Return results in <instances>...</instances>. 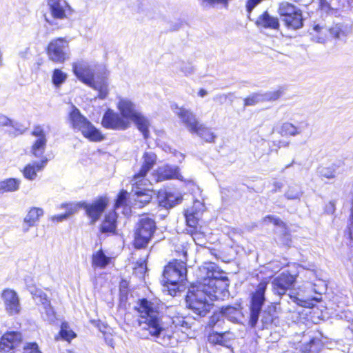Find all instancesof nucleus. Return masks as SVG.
Returning a JSON list of instances; mask_svg holds the SVG:
<instances>
[{
	"instance_id": "1",
	"label": "nucleus",
	"mask_w": 353,
	"mask_h": 353,
	"mask_svg": "<svg viewBox=\"0 0 353 353\" xmlns=\"http://www.w3.org/2000/svg\"><path fill=\"white\" fill-rule=\"evenodd\" d=\"M205 276L196 285H192L186 295V303L194 313L204 316L210 309V300L222 299L228 296L229 280L226 273L213 263H205L200 269Z\"/></svg>"
},
{
	"instance_id": "2",
	"label": "nucleus",
	"mask_w": 353,
	"mask_h": 353,
	"mask_svg": "<svg viewBox=\"0 0 353 353\" xmlns=\"http://www.w3.org/2000/svg\"><path fill=\"white\" fill-rule=\"evenodd\" d=\"M139 314V325L142 331L156 339L159 344L165 347H173L177 343L174 336V329L181 322L172 319V325L167 326L163 321V316L159 311V304L146 299L139 300L136 307ZM183 322V321H182Z\"/></svg>"
},
{
	"instance_id": "3",
	"label": "nucleus",
	"mask_w": 353,
	"mask_h": 353,
	"mask_svg": "<svg viewBox=\"0 0 353 353\" xmlns=\"http://www.w3.org/2000/svg\"><path fill=\"white\" fill-rule=\"evenodd\" d=\"M72 70L75 76L83 83L99 92L98 97L105 99L108 94L107 81L109 72L103 65L93 67L85 61L74 63Z\"/></svg>"
},
{
	"instance_id": "4",
	"label": "nucleus",
	"mask_w": 353,
	"mask_h": 353,
	"mask_svg": "<svg viewBox=\"0 0 353 353\" xmlns=\"http://www.w3.org/2000/svg\"><path fill=\"white\" fill-rule=\"evenodd\" d=\"M183 259L174 260L170 262L165 267L163 273V279L161 282L163 285L168 287V290L172 294V291L175 294L176 291H182L186 285V255L187 250L183 246L182 249Z\"/></svg>"
},
{
	"instance_id": "5",
	"label": "nucleus",
	"mask_w": 353,
	"mask_h": 353,
	"mask_svg": "<svg viewBox=\"0 0 353 353\" xmlns=\"http://www.w3.org/2000/svg\"><path fill=\"white\" fill-rule=\"evenodd\" d=\"M117 108L123 118L134 123L145 139L149 138L150 121L132 101L128 98L119 97Z\"/></svg>"
},
{
	"instance_id": "6",
	"label": "nucleus",
	"mask_w": 353,
	"mask_h": 353,
	"mask_svg": "<svg viewBox=\"0 0 353 353\" xmlns=\"http://www.w3.org/2000/svg\"><path fill=\"white\" fill-rule=\"evenodd\" d=\"M171 109L178 116L181 122L192 134H196L200 138L208 143L215 141L216 135L211 129L204 124L200 123L196 115L189 110L179 107L177 104L171 105Z\"/></svg>"
},
{
	"instance_id": "7",
	"label": "nucleus",
	"mask_w": 353,
	"mask_h": 353,
	"mask_svg": "<svg viewBox=\"0 0 353 353\" xmlns=\"http://www.w3.org/2000/svg\"><path fill=\"white\" fill-rule=\"evenodd\" d=\"M69 121L74 130L80 131L90 141L97 142L103 139L101 132L74 105L69 114Z\"/></svg>"
},
{
	"instance_id": "8",
	"label": "nucleus",
	"mask_w": 353,
	"mask_h": 353,
	"mask_svg": "<svg viewBox=\"0 0 353 353\" xmlns=\"http://www.w3.org/2000/svg\"><path fill=\"white\" fill-rule=\"evenodd\" d=\"M267 288V283L261 282L257 285L255 291L252 294L250 301V317L249 324L252 327H254L259 321L261 309L264 305L265 298V292Z\"/></svg>"
},
{
	"instance_id": "9",
	"label": "nucleus",
	"mask_w": 353,
	"mask_h": 353,
	"mask_svg": "<svg viewBox=\"0 0 353 353\" xmlns=\"http://www.w3.org/2000/svg\"><path fill=\"white\" fill-rule=\"evenodd\" d=\"M156 230L153 219L144 217L141 219L134 233V245L137 248H145Z\"/></svg>"
},
{
	"instance_id": "10",
	"label": "nucleus",
	"mask_w": 353,
	"mask_h": 353,
	"mask_svg": "<svg viewBox=\"0 0 353 353\" xmlns=\"http://www.w3.org/2000/svg\"><path fill=\"white\" fill-rule=\"evenodd\" d=\"M47 54L50 61L55 63H63L69 59L70 49L68 41L64 38L52 39L47 48Z\"/></svg>"
},
{
	"instance_id": "11",
	"label": "nucleus",
	"mask_w": 353,
	"mask_h": 353,
	"mask_svg": "<svg viewBox=\"0 0 353 353\" xmlns=\"http://www.w3.org/2000/svg\"><path fill=\"white\" fill-rule=\"evenodd\" d=\"M134 178L132 180V192L130 193L132 199L134 201V205L137 208H142L148 203L152 196V191L151 189L152 183L148 180V184L143 183H136Z\"/></svg>"
},
{
	"instance_id": "12",
	"label": "nucleus",
	"mask_w": 353,
	"mask_h": 353,
	"mask_svg": "<svg viewBox=\"0 0 353 353\" xmlns=\"http://www.w3.org/2000/svg\"><path fill=\"white\" fill-rule=\"evenodd\" d=\"M102 125L106 128L114 130H125L130 127V122L123 118L121 114L108 108L104 113Z\"/></svg>"
},
{
	"instance_id": "13",
	"label": "nucleus",
	"mask_w": 353,
	"mask_h": 353,
	"mask_svg": "<svg viewBox=\"0 0 353 353\" xmlns=\"http://www.w3.org/2000/svg\"><path fill=\"white\" fill-rule=\"evenodd\" d=\"M296 278L288 272H283L274 279L272 282L274 294L279 297L285 295L294 285Z\"/></svg>"
},
{
	"instance_id": "14",
	"label": "nucleus",
	"mask_w": 353,
	"mask_h": 353,
	"mask_svg": "<svg viewBox=\"0 0 353 353\" xmlns=\"http://www.w3.org/2000/svg\"><path fill=\"white\" fill-rule=\"evenodd\" d=\"M107 199L100 197L91 203L83 202L81 206L85 210L87 216L91 219V223H95L101 217L107 206Z\"/></svg>"
},
{
	"instance_id": "15",
	"label": "nucleus",
	"mask_w": 353,
	"mask_h": 353,
	"mask_svg": "<svg viewBox=\"0 0 353 353\" xmlns=\"http://www.w3.org/2000/svg\"><path fill=\"white\" fill-rule=\"evenodd\" d=\"M1 299L8 314L14 316L19 314L21 307L19 296L15 291L10 289L3 290Z\"/></svg>"
},
{
	"instance_id": "16",
	"label": "nucleus",
	"mask_w": 353,
	"mask_h": 353,
	"mask_svg": "<svg viewBox=\"0 0 353 353\" xmlns=\"http://www.w3.org/2000/svg\"><path fill=\"white\" fill-rule=\"evenodd\" d=\"M48 6L54 19L63 20L71 14V7L65 0H48Z\"/></svg>"
},
{
	"instance_id": "17",
	"label": "nucleus",
	"mask_w": 353,
	"mask_h": 353,
	"mask_svg": "<svg viewBox=\"0 0 353 353\" xmlns=\"http://www.w3.org/2000/svg\"><path fill=\"white\" fill-rule=\"evenodd\" d=\"M143 164L139 172L133 176L136 183H143L148 184V179L145 178L147 173L152 168L156 163L157 156L152 152H145L143 156Z\"/></svg>"
},
{
	"instance_id": "18",
	"label": "nucleus",
	"mask_w": 353,
	"mask_h": 353,
	"mask_svg": "<svg viewBox=\"0 0 353 353\" xmlns=\"http://www.w3.org/2000/svg\"><path fill=\"white\" fill-rule=\"evenodd\" d=\"M32 134L37 137L34 143H33L31 149L32 154L41 159L43 156L46 150L47 139L43 128L40 125L35 126L33 129Z\"/></svg>"
},
{
	"instance_id": "19",
	"label": "nucleus",
	"mask_w": 353,
	"mask_h": 353,
	"mask_svg": "<svg viewBox=\"0 0 353 353\" xmlns=\"http://www.w3.org/2000/svg\"><path fill=\"white\" fill-rule=\"evenodd\" d=\"M154 177L157 182L174 179L183 181V176L179 172V167L168 164L159 167L155 172Z\"/></svg>"
},
{
	"instance_id": "20",
	"label": "nucleus",
	"mask_w": 353,
	"mask_h": 353,
	"mask_svg": "<svg viewBox=\"0 0 353 353\" xmlns=\"http://www.w3.org/2000/svg\"><path fill=\"white\" fill-rule=\"evenodd\" d=\"M34 296L36 299H39L37 301L42 305L41 308L42 318L50 323H53L56 319V314L46 294L39 291L34 294Z\"/></svg>"
},
{
	"instance_id": "21",
	"label": "nucleus",
	"mask_w": 353,
	"mask_h": 353,
	"mask_svg": "<svg viewBox=\"0 0 353 353\" xmlns=\"http://www.w3.org/2000/svg\"><path fill=\"white\" fill-rule=\"evenodd\" d=\"M307 127L308 123L305 120L295 123L284 122L277 130V132L282 136L296 137L302 134Z\"/></svg>"
},
{
	"instance_id": "22",
	"label": "nucleus",
	"mask_w": 353,
	"mask_h": 353,
	"mask_svg": "<svg viewBox=\"0 0 353 353\" xmlns=\"http://www.w3.org/2000/svg\"><path fill=\"white\" fill-rule=\"evenodd\" d=\"M157 199L160 206L168 209L181 203L182 196L176 192L161 190L158 192Z\"/></svg>"
},
{
	"instance_id": "23",
	"label": "nucleus",
	"mask_w": 353,
	"mask_h": 353,
	"mask_svg": "<svg viewBox=\"0 0 353 353\" xmlns=\"http://www.w3.org/2000/svg\"><path fill=\"white\" fill-rule=\"evenodd\" d=\"M22 341L21 334L19 332H8L4 334L0 341V350L10 352L17 347Z\"/></svg>"
},
{
	"instance_id": "24",
	"label": "nucleus",
	"mask_w": 353,
	"mask_h": 353,
	"mask_svg": "<svg viewBox=\"0 0 353 353\" xmlns=\"http://www.w3.org/2000/svg\"><path fill=\"white\" fill-rule=\"evenodd\" d=\"M234 338V334L230 331L223 332L212 331L208 334V340L210 343L219 345L230 349L232 347V341Z\"/></svg>"
},
{
	"instance_id": "25",
	"label": "nucleus",
	"mask_w": 353,
	"mask_h": 353,
	"mask_svg": "<svg viewBox=\"0 0 353 353\" xmlns=\"http://www.w3.org/2000/svg\"><path fill=\"white\" fill-rule=\"evenodd\" d=\"M43 214L44 212L42 208L37 207L31 208L23 219L22 225L23 232L25 233L28 232L30 228L35 226Z\"/></svg>"
},
{
	"instance_id": "26",
	"label": "nucleus",
	"mask_w": 353,
	"mask_h": 353,
	"mask_svg": "<svg viewBox=\"0 0 353 353\" xmlns=\"http://www.w3.org/2000/svg\"><path fill=\"white\" fill-rule=\"evenodd\" d=\"M200 207H203V204L197 201L194 202L193 208L188 209L185 213V221L187 225L190 228L189 232H191L192 235H194V231L199 221V214L196 209ZM194 235H196L195 233Z\"/></svg>"
},
{
	"instance_id": "27",
	"label": "nucleus",
	"mask_w": 353,
	"mask_h": 353,
	"mask_svg": "<svg viewBox=\"0 0 353 353\" xmlns=\"http://www.w3.org/2000/svg\"><path fill=\"white\" fill-rule=\"evenodd\" d=\"M48 161L47 157H43L40 161L28 164L23 171L24 177L30 181L35 179L37 172L41 171L46 166Z\"/></svg>"
},
{
	"instance_id": "28",
	"label": "nucleus",
	"mask_w": 353,
	"mask_h": 353,
	"mask_svg": "<svg viewBox=\"0 0 353 353\" xmlns=\"http://www.w3.org/2000/svg\"><path fill=\"white\" fill-rule=\"evenodd\" d=\"M256 25L260 28L271 30H278L280 26L278 18L271 16L267 11L257 18Z\"/></svg>"
},
{
	"instance_id": "29",
	"label": "nucleus",
	"mask_w": 353,
	"mask_h": 353,
	"mask_svg": "<svg viewBox=\"0 0 353 353\" xmlns=\"http://www.w3.org/2000/svg\"><path fill=\"white\" fill-rule=\"evenodd\" d=\"M221 315L228 321L239 323L243 318V313L240 305L237 306L227 305L221 309Z\"/></svg>"
},
{
	"instance_id": "30",
	"label": "nucleus",
	"mask_w": 353,
	"mask_h": 353,
	"mask_svg": "<svg viewBox=\"0 0 353 353\" xmlns=\"http://www.w3.org/2000/svg\"><path fill=\"white\" fill-rule=\"evenodd\" d=\"M117 213L114 211L110 212L107 214L101 224V232L114 234L117 228Z\"/></svg>"
},
{
	"instance_id": "31",
	"label": "nucleus",
	"mask_w": 353,
	"mask_h": 353,
	"mask_svg": "<svg viewBox=\"0 0 353 353\" xmlns=\"http://www.w3.org/2000/svg\"><path fill=\"white\" fill-rule=\"evenodd\" d=\"M313 30L316 32H325L327 31L326 28L317 24L314 26ZM328 31L335 38L341 39L347 34V28L341 23H337L334 26L329 28Z\"/></svg>"
},
{
	"instance_id": "32",
	"label": "nucleus",
	"mask_w": 353,
	"mask_h": 353,
	"mask_svg": "<svg viewBox=\"0 0 353 353\" xmlns=\"http://www.w3.org/2000/svg\"><path fill=\"white\" fill-rule=\"evenodd\" d=\"M289 297L293 303L304 307H312L316 303H318L321 300V293H319L318 296L312 297L307 296L304 298L300 294L289 295Z\"/></svg>"
},
{
	"instance_id": "33",
	"label": "nucleus",
	"mask_w": 353,
	"mask_h": 353,
	"mask_svg": "<svg viewBox=\"0 0 353 353\" xmlns=\"http://www.w3.org/2000/svg\"><path fill=\"white\" fill-rule=\"evenodd\" d=\"M283 21L285 26L290 30H298L303 26V19L301 11L293 14L288 18H283Z\"/></svg>"
},
{
	"instance_id": "34",
	"label": "nucleus",
	"mask_w": 353,
	"mask_h": 353,
	"mask_svg": "<svg viewBox=\"0 0 353 353\" xmlns=\"http://www.w3.org/2000/svg\"><path fill=\"white\" fill-rule=\"evenodd\" d=\"M261 323L263 328H269L273 325H276L279 323V319L275 315L274 307H270L268 310H264L262 313Z\"/></svg>"
},
{
	"instance_id": "35",
	"label": "nucleus",
	"mask_w": 353,
	"mask_h": 353,
	"mask_svg": "<svg viewBox=\"0 0 353 353\" xmlns=\"http://www.w3.org/2000/svg\"><path fill=\"white\" fill-rule=\"evenodd\" d=\"M21 183L19 179L10 178L0 181V194L7 192H14L19 189Z\"/></svg>"
},
{
	"instance_id": "36",
	"label": "nucleus",
	"mask_w": 353,
	"mask_h": 353,
	"mask_svg": "<svg viewBox=\"0 0 353 353\" xmlns=\"http://www.w3.org/2000/svg\"><path fill=\"white\" fill-rule=\"evenodd\" d=\"M110 262V259L105 256L102 250L97 251L92 255V265L93 267L104 268Z\"/></svg>"
},
{
	"instance_id": "37",
	"label": "nucleus",
	"mask_w": 353,
	"mask_h": 353,
	"mask_svg": "<svg viewBox=\"0 0 353 353\" xmlns=\"http://www.w3.org/2000/svg\"><path fill=\"white\" fill-rule=\"evenodd\" d=\"M278 11L283 19V18H288L293 14H296V12L301 11V10L296 8L292 3L285 1L279 4Z\"/></svg>"
},
{
	"instance_id": "38",
	"label": "nucleus",
	"mask_w": 353,
	"mask_h": 353,
	"mask_svg": "<svg viewBox=\"0 0 353 353\" xmlns=\"http://www.w3.org/2000/svg\"><path fill=\"white\" fill-rule=\"evenodd\" d=\"M303 194L301 187L297 184H293L288 186L284 196L288 200H300Z\"/></svg>"
},
{
	"instance_id": "39",
	"label": "nucleus",
	"mask_w": 353,
	"mask_h": 353,
	"mask_svg": "<svg viewBox=\"0 0 353 353\" xmlns=\"http://www.w3.org/2000/svg\"><path fill=\"white\" fill-rule=\"evenodd\" d=\"M68 74L61 69L56 68L52 72V82L56 88H59L67 79Z\"/></svg>"
},
{
	"instance_id": "40",
	"label": "nucleus",
	"mask_w": 353,
	"mask_h": 353,
	"mask_svg": "<svg viewBox=\"0 0 353 353\" xmlns=\"http://www.w3.org/2000/svg\"><path fill=\"white\" fill-rule=\"evenodd\" d=\"M61 337L67 341H70L72 339L76 337V334L70 329V327L67 323H62L59 332Z\"/></svg>"
},
{
	"instance_id": "41",
	"label": "nucleus",
	"mask_w": 353,
	"mask_h": 353,
	"mask_svg": "<svg viewBox=\"0 0 353 353\" xmlns=\"http://www.w3.org/2000/svg\"><path fill=\"white\" fill-rule=\"evenodd\" d=\"M174 68L179 70L185 76L192 74L194 71V68L190 63H186L184 61L176 62L174 64Z\"/></svg>"
},
{
	"instance_id": "42",
	"label": "nucleus",
	"mask_w": 353,
	"mask_h": 353,
	"mask_svg": "<svg viewBox=\"0 0 353 353\" xmlns=\"http://www.w3.org/2000/svg\"><path fill=\"white\" fill-rule=\"evenodd\" d=\"M263 102L262 93H252L244 99V106L255 105Z\"/></svg>"
},
{
	"instance_id": "43",
	"label": "nucleus",
	"mask_w": 353,
	"mask_h": 353,
	"mask_svg": "<svg viewBox=\"0 0 353 353\" xmlns=\"http://www.w3.org/2000/svg\"><path fill=\"white\" fill-rule=\"evenodd\" d=\"M61 208H66L68 211L61 214L54 215L51 217V220L52 221L61 222L65 219H67L71 214L74 213V208L72 206L69 207V205L63 203L61 205Z\"/></svg>"
},
{
	"instance_id": "44",
	"label": "nucleus",
	"mask_w": 353,
	"mask_h": 353,
	"mask_svg": "<svg viewBox=\"0 0 353 353\" xmlns=\"http://www.w3.org/2000/svg\"><path fill=\"white\" fill-rule=\"evenodd\" d=\"M223 317L221 313H215L210 319L209 326L212 328H222L224 321L221 318Z\"/></svg>"
},
{
	"instance_id": "45",
	"label": "nucleus",
	"mask_w": 353,
	"mask_h": 353,
	"mask_svg": "<svg viewBox=\"0 0 353 353\" xmlns=\"http://www.w3.org/2000/svg\"><path fill=\"white\" fill-rule=\"evenodd\" d=\"M283 91L281 89L262 93L263 100V101H276L281 97Z\"/></svg>"
},
{
	"instance_id": "46",
	"label": "nucleus",
	"mask_w": 353,
	"mask_h": 353,
	"mask_svg": "<svg viewBox=\"0 0 353 353\" xmlns=\"http://www.w3.org/2000/svg\"><path fill=\"white\" fill-rule=\"evenodd\" d=\"M128 192L125 190H122L119 194L117 199L115 202L114 208L115 209H118L119 207L123 206L126 203V199L128 196Z\"/></svg>"
},
{
	"instance_id": "47",
	"label": "nucleus",
	"mask_w": 353,
	"mask_h": 353,
	"mask_svg": "<svg viewBox=\"0 0 353 353\" xmlns=\"http://www.w3.org/2000/svg\"><path fill=\"white\" fill-rule=\"evenodd\" d=\"M319 172L321 177L328 179L335 177L336 175L335 171L332 168H321Z\"/></svg>"
},
{
	"instance_id": "48",
	"label": "nucleus",
	"mask_w": 353,
	"mask_h": 353,
	"mask_svg": "<svg viewBox=\"0 0 353 353\" xmlns=\"http://www.w3.org/2000/svg\"><path fill=\"white\" fill-rule=\"evenodd\" d=\"M23 353H42L37 343H28L23 347Z\"/></svg>"
},
{
	"instance_id": "49",
	"label": "nucleus",
	"mask_w": 353,
	"mask_h": 353,
	"mask_svg": "<svg viewBox=\"0 0 353 353\" xmlns=\"http://www.w3.org/2000/svg\"><path fill=\"white\" fill-rule=\"evenodd\" d=\"M263 221L265 223H273L274 225L284 227V223L278 217L272 215H268L264 217Z\"/></svg>"
},
{
	"instance_id": "50",
	"label": "nucleus",
	"mask_w": 353,
	"mask_h": 353,
	"mask_svg": "<svg viewBox=\"0 0 353 353\" xmlns=\"http://www.w3.org/2000/svg\"><path fill=\"white\" fill-rule=\"evenodd\" d=\"M263 0H248L246 3V10L250 15L252 10Z\"/></svg>"
},
{
	"instance_id": "51",
	"label": "nucleus",
	"mask_w": 353,
	"mask_h": 353,
	"mask_svg": "<svg viewBox=\"0 0 353 353\" xmlns=\"http://www.w3.org/2000/svg\"><path fill=\"white\" fill-rule=\"evenodd\" d=\"M0 125H12L14 126L13 122L6 116L0 114Z\"/></svg>"
},
{
	"instance_id": "52",
	"label": "nucleus",
	"mask_w": 353,
	"mask_h": 353,
	"mask_svg": "<svg viewBox=\"0 0 353 353\" xmlns=\"http://www.w3.org/2000/svg\"><path fill=\"white\" fill-rule=\"evenodd\" d=\"M146 264L145 261L141 262L139 267L135 268V272H139L141 275H143L146 272Z\"/></svg>"
},
{
	"instance_id": "53",
	"label": "nucleus",
	"mask_w": 353,
	"mask_h": 353,
	"mask_svg": "<svg viewBox=\"0 0 353 353\" xmlns=\"http://www.w3.org/2000/svg\"><path fill=\"white\" fill-rule=\"evenodd\" d=\"M315 341H315V339H312V340H310V344H309V345H310V349H307V347H305V352H307V353H313V352H312V350H311V348L312 347V346H313V345L314 344Z\"/></svg>"
},
{
	"instance_id": "54",
	"label": "nucleus",
	"mask_w": 353,
	"mask_h": 353,
	"mask_svg": "<svg viewBox=\"0 0 353 353\" xmlns=\"http://www.w3.org/2000/svg\"><path fill=\"white\" fill-rule=\"evenodd\" d=\"M283 185L281 182L275 181L274 183V189L273 190L274 192H276L277 190H280L282 188Z\"/></svg>"
},
{
	"instance_id": "55",
	"label": "nucleus",
	"mask_w": 353,
	"mask_h": 353,
	"mask_svg": "<svg viewBox=\"0 0 353 353\" xmlns=\"http://www.w3.org/2000/svg\"><path fill=\"white\" fill-rule=\"evenodd\" d=\"M290 145V142L289 141H280L279 142V147L281 148V147H283V148H287Z\"/></svg>"
},
{
	"instance_id": "56",
	"label": "nucleus",
	"mask_w": 353,
	"mask_h": 353,
	"mask_svg": "<svg viewBox=\"0 0 353 353\" xmlns=\"http://www.w3.org/2000/svg\"><path fill=\"white\" fill-rule=\"evenodd\" d=\"M207 95V91L204 89H201L199 92V96L201 97H204Z\"/></svg>"
},
{
	"instance_id": "57",
	"label": "nucleus",
	"mask_w": 353,
	"mask_h": 353,
	"mask_svg": "<svg viewBox=\"0 0 353 353\" xmlns=\"http://www.w3.org/2000/svg\"><path fill=\"white\" fill-rule=\"evenodd\" d=\"M28 49L26 48V51L25 52H21L19 53V55L23 57V58H27V54H28Z\"/></svg>"
},
{
	"instance_id": "58",
	"label": "nucleus",
	"mask_w": 353,
	"mask_h": 353,
	"mask_svg": "<svg viewBox=\"0 0 353 353\" xmlns=\"http://www.w3.org/2000/svg\"><path fill=\"white\" fill-rule=\"evenodd\" d=\"M174 155H175V156L179 155V156L181 158V159H184V156H183V154H182V153H181V152H176V151H175V150H174Z\"/></svg>"
},
{
	"instance_id": "59",
	"label": "nucleus",
	"mask_w": 353,
	"mask_h": 353,
	"mask_svg": "<svg viewBox=\"0 0 353 353\" xmlns=\"http://www.w3.org/2000/svg\"><path fill=\"white\" fill-rule=\"evenodd\" d=\"M47 22H48L50 24H52V21H50V20H48L47 18H46Z\"/></svg>"
},
{
	"instance_id": "60",
	"label": "nucleus",
	"mask_w": 353,
	"mask_h": 353,
	"mask_svg": "<svg viewBox=\"0 0 353 353\" xmlns=\"http://www.w3.org/2000/svg\"><path fill=\"white\" fill-rule=\"evenodd\" d=\"M294 161H292V163L290 165H287V166L285 167V168H289L292 164H293V163H294Z\"/></svg>"
},
{
	"instance_id": "61",
	"label": "nucleus",
	"mask_w": 353,
	"mask_h": 353,
	"mask_svg": "<svg viewBox=\"0 0 353 353\" xmlns=\"http://www.w3.org/2000/svg\"><path fill=\"white\" fill-rule=\"evenodd\" d=\"M320 39L323 40V38H319V41H318L319 42H322V41H321Z\"/></svg>"
}]
</instances>
